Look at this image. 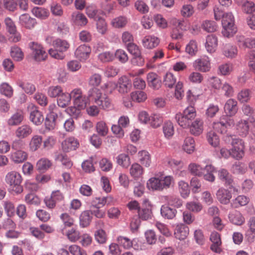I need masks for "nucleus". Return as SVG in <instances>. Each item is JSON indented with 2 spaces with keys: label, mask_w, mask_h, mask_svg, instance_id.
I'll return each mask as SVG.
<instances>
[{
  "label": "nucleus",
  "mask_w": 255,
  "mask_h": 255,
  "mask_svg": "<svg viewBox=\"0 0 255 255\" xmlns=\"http://www.w3.org/2000/svg\"><path fill=\"white\" fill-rule=\"evenodd\" d=\"M226 115L220 118L219 121L214 123V130L222 134H226L228 129L234 125V121L231 117L234 116L238 112L237 101L233 99H230L225 103L224 107Z\"/></svg>",
  "instance_id": "obj_1"
},
{
  "label": "nucleus",
  "mask_w": 255,
  "mask_h": 255,
  "mask_svg": "<svg viewBox=\"0 0 255 255\" xmlns=\"http://www.w3.org/2000/svg\"><path fill=\"white\" fill-rule=\"evenodd\" d=\"M232 138V144L233 148L231 151L230 155L236 159H240L244 155V142L239 138Z\"/></svg>",
  "instance_id": "obj_6"
},
{
  "label": "nucleus",
  "mask_w": 255,
  "mask_h": 255,
  "mask_svg": "<svg viewBox=\"0 0 255 255\" xmlns=\"http://www.w3.org/2000/svg\"><path fill=\"white\" fill-rule=\"evenodd\" d=\"M138 218L143 221L151 219L153 216L151 205L148 199H144L138 212Z\"/></svg>",
  "instance_id": "obj_9"
},
{
  "label": "nucleus",
  "mask_w": 255,
  "mask_h": 255,
  "mask_svg": "<svg viewBox=\"0 0 255 255\" xmlns=\"http://www.w3.org/2000/svg\"><path fill=\"white\" fill-rule=\"evenodd\" d=\"M189 128L191 134L199 135L203 130V122L200 119H196L193 122L192 121Z\"/></svg>",
  "instance_id": "obj_26"
},
{
  "label": "nucleus",
  "mask_w": 255,
  "mask_h": 255,
  "mask_svg": "<svg viewBox=\"0 0 255 255\" xmlns=\"http://www.w3.org/2000/svg\"><path fill=\"white\" fill-rule=\"evenodd\" d=\"M27 153L23 150L11 152L10 159L15 163H22L27 158Z\"/></svg>",
  "instance_id": "obj_28"
},
{
  "label": "nucleus",
  "mask_w": 255,
  "mask_h": 255,
  "mask_svg": "<svg viewBox=\"0 0 255 255\" xmlns=\"http://www.w3.org/2000/svg\"><path fill=\"white\" fill-rule=\"evenodd\" d=\"M215 172L218 173V178L224 182L225 186L230 189H233L234 192H238V190L233 185V180L232 175L230 174L228 170L224 168H221L217 170L216 169Z\"/></svg>",
  "instance_id": "obj_8"
},
{
  "label": "nucleus",
  "mask_w": 255,
  "mask_h": 255,
  "mask_svg": "<svg viewBox=\"0 0 255 255\" xmlns=\"http://www.w3.org/2000/svg\"><path fill=\"white\" fill-rule=\"evenodd\" d=\"M57 117V113L47 114L44 123L45 128L48 130L53 129L56 126V120Z\"/></svg>",
  "instance_id": "obj_31"
},
{
  "label": "nucleus",
  "mask_w": 255,
  "mask_h": 255,
  "mask_svg": "<svg viewBox=\"0 0 255 255\" xmlns=\"http://www.w3.org/2000/svg\"><path fill=\"white\" fill-rule=\"evenodd\" d=\"M89 102L87 97L83 96L73 101L74 106L78 108L80 110L84 109Z\"/></svg>",
  "instance_id": "obj_62"
},
{
  "label": "nucleus",
  "mask_w": 255,
  "mask_h": 255,
  "mask_svg": "<svg viewBox=\"0 0 255 255\" xmlns=\"http://www.w3.org/2000/svg\"><path fill=\"white\" fill-rule=\"evenodd\" d=\"M203 29L208 32H213L217 29V25L216 22L212 20H206L203 24Z\"/></svg>",
  "instance_id": "obj_59"
},
{
  "label": "nucleus",
  "mask_w": 255,
  "mask_h": 255,
  "mask_svg": "<svg viewBox=\"0 0 255 255\" xmlns=\"http://www.w3.org/2000/svg\"><path fill=\"white\" fill-rule=\"evenodd\" d=\"M178 187L181 196L184 198H187L190 192L188 184L184 181H180L178 182Z\"/></svg>",
  "instance_id": "obj_49"
},
{
  "label": "nucleus",
  "mask_w": 255,
  "mask_h": 255,
  "mask_svg": "<svg viewBox=\"0 0 255 255\" xmlns=\"http://www.w3.org/2000/svg\"><path fill=\"white\" fill-rule=\"evenodd\" d=\"M30 121L36 126L40 125L44 121L42 113L38 110L36 107H33L29 116Z\"/></svg>",
  "instance_id": "obj_16"
},
{
  "label": "nucleus",
  "mask_w": 255,
  "mask_h": 255,
  "mask_svg": "<svg viewBox=\"0 0 255 255\" xmlns=\"http://www.w3.org/2000/svg\"><path fill=\"white\" fill-rule=\"evenodd\" d=\"M156 177L150 178L147 181L146 186L149 190L161 191V183L159 174H156Z\"/></svg>",
  "instance_id": "obj_29"
},
{
  "label": "nucleus",
  "mask_w": 255,
  "mask_h": 255,
  "mask_svg": "<svg viewBox=\"0 0 255 255\" xmlns=\"http://www.w3.org/2000/svg\"><path fill=\"white\" fill-rule=\"evenodd\" d=\"M103 97L102 93L100 89L93 87L91 88L88 92V96L87 98L89 102H94L96 104L100 103V99Z\"/></svg>",
  "instance_id": "obj_20"
},
{
  "label": "nucleus",
  "mask_w": 255,
  "mask_h": 255,
  "mask_svg": "<svg viewBox=\"0 0 255 255\" xmlns=\"http://www.w3.org/2000/svg\"><path fill=\"white\" fill-rule=\"evenodd\" d=\"M130 96L133 102L137 103L143 102L147 99L146 93L140 90L132 92L131 93Z\"/></svg>",
  "instance_id": "obj_42"
},
{
  "label": "nucleus",
  "mask_w": 255,
  "mask_h": 255,
  "mask_svg": "<svg viewBox=\"0 0 255 255\" xmlns=\"http://www.w3.org/2000/svg\"><path fill=\"white\" fill-rule=\"evenodd\" d=\"M143 173V169L141 166L136 163L132 164L130 168V174L134 178H138Z\"/></svg>",
  "instance_id": "obj_48"
},
{
  "label": "nucleus",
  "mask_w": 255,
  "mask_h": 255,
  "mask_svg": "<svg viewBox=\"0 0 255 255\" xmlns=\"http://www.w3.org/2000/svg\"><path fill=\"white\" fill-rule=\"evenodd\" d=\"M32 13L37 18L41 19H46L48 16V11L41 7H35L32 10Z\"/></svg>",
  "instance_id": "obj_46"
},
{
  "label": "nucleus",
  "mask_w": 255,
  "mask_h": 255,
  "mask_svg": "<svg viewBox=\"0 0 255 255\" xmlns=\"http://www.w3.org/2000/svg\"><path fill=\"white\" fill-rule=\"evenodd\" d=\"M0 92L6 97L10 98L13 95V89L8 84L3 83L0 85Z\"/></svg>",
  "instance_id": "obj_60"
},
{
  "label": "nucleus",
  "mask_w": 255,
  "mask_h": 255,
  "mask_svg": "<svg viewBox=\"0 0 255 255\" xmlns=\"http://www.w3.org/2000/svg\"><path fill=\"white\" fill-rule=\"evenodd\" d=\"M244 114L248 116L247 122L254 124L255 123V113L254 109L248 105H244L242 108Z\"/></svg>",
  "instance_id": "obj_37"
},
{
  "label": "nucleus",
  "mask_w": 255,
  "mask_h": 255,
  "mask_svg": "<svg viewBox=\"0 0 255 255\" xmlns=\"http://www.w3.org/2000/svg\"><path fill=\"white\" fill-rule=\"evenodd\" d=\"M140 162L141 164L145 167H148L151 163L150 155L149 153L145 150H142L138 152Z\"/></svg>",
  "instance_id": "obj_53"
},
{
  "label": "nucleus",
  "mask_w": 255,
  "mask_h": 255,
  "mask_svg": "<svg viewBox=\"0 0 255 255\" xmlns=\"http://www.w3.org/2000/svg\"><path fill=\"white\" fill-rule=\"evenodd\" d=\"M32 129L28 125H23L17 128L15 131L16 137L19 139H24L28 137L32 133Z\"/></svg>",
  "instance_id": "obj_17"
},
{
  "label": "nucleus",
  "mask_w": 255,
  "mask_h": 255,
  "mask_svg": "<svg viewBox=\"0 0 255 255\" xmlns=\"http://www.w3.org/2000/svg\"><path fill=\"white\" fill-rule=\"evenodd\" d=\"M78 145V140L73 137H70L62 142V148L64 152H67L70 150H75Z\"/></svg>",
  "instance_id": "obj_19"
},
{
  "label": "nucleus",
  "mask_w": 255,
  "mask_h": 255,
  "mask_svg": "<svg viewBox=\"0 0 255 255\" xmlns=\"http://www.w3.org/2000/svg\"><path fill=\"white\" fill-rule=\"evenodd\" d=\"M148 86L154 90L159 89L162 85L161 78L156 73L150 72L146 76Z\"/></svg>",
  "instance_id": "obj_13"
},
{
  "label": "nucleus",
  "mask_w": 255,
  "mask_h": 255,
  "mask_svg": "<svg viewBox=\"0 0 255 255\" xmlns=\"http://www.w3.org/2000/svg\"><path fill=\"white\" fill-rule=\"evenodd\" d=\"M134 6L142 14H145L149 11L148 5L142 0H137L135 2Z\"/></svg>",
  "instance_id": "obj_64"
},
{
  "label": "nucleus",
  "mask_w": 255,
  "mask_h": 255,
  "mask_svg": "<svg viewBox=\"0 0 255 255\" xmlns=\"http://www.w3.org/2000/svg\"><path fill=\"white\" fill-rule=\"evenodd\" d=\"M43 142L42 137L39 135H34L31 138L29 142V148L32 151L37 150Z\"/></svg>",
  "instance_id": "obj_33"
},
{
  "label": "nucleus",
  "mask_w": 255,
  "mask_h": 255,
  "mask_svg": "<svg viewBox=\"0 0 255 255\" xmlns=\"http://www.w3.org/2000/svg\"><path fill=\"white\" fill-rule=\"evenodd\" d=\"M52 165L51 161L46 158H42L38 160L36 167L40 172H44L49 169Z\"/></svg>",
  "instance_id": "obj_50"
},
{
  "label": "nucleus",
  "mask_w": 255,
  "mask_h": 255,
  "mask_svg": "<svg viewBox=\"0 0 255 255\" xmlns=\"http://www.w3.org/2000/svg\"><path fill=\"white\" fill-rule=\"evenodd\" d=\"M189 229L188 227L184 224L177 225L174 230V235L176 239L183 240L188 235Z\"/></svg>",
  "instance_id": "obj_15"
},
{
  "label": "nucleus",
  "mask_w": 255,
  "mask_h": 255,
  "mask_svg": "<svg viewBox=\"0 0 255 255\" xmlns=\"http://www.w3.org/2000/svg\"><path fill=\"white\" fill-rule=\"evenodd\" d=\"M177 213L176 209L172 208L167 205H163L160 209V214L163 218L166 219H173Z\"/></svg>",
  "instance_id": "obj_22"
},
{
  "label": "nucleus",
  "mask_w": 255,
  "mask_h": 255,
  "mask_svg": "<svg viewBox=\"0 0 255 255\" xmlns=\"http://www.w3.org/2000/svg\"><path fill=\"white\" fill-rule=\"evenodd\" d=\"M163 123V118L158 114H153L150 116V125L153 128H157Z\"/></svg>",
  "instance_id": "obj_55"
},
{
  "label": "nucleus",
  "mask_w": 255,
  "mask_h": 255,
  "mask_svg": "<svg viewBox=\"0 0 255 255\" xmlns=\"http://www.w3.org/2000/svg\"><path fill=\"white\" fill-rule=\"evenodd\" d=\"M204 167H202L200 165L193 163H190L188 166V169L190 173L195 175L199 177L202 176V173Z\"/></svg>",
  "instance_id": "obj_52"
},
{
  "label": "nucleus",
  "mask_w": 255,
  "mask_h": 255,
  "mask_svg": "<svg viewBox=\"0 0 255 255\" xmlns=\"http://www.w3.org/2000/svg\"><path fill=\"white\" fill-rule=\"evenodd\" d=\"M53 45L61 53L66 51L69 48V44L66 40L57 38L53 42Z\"/></svg>",
  "instance_id": "obj_30"
},
{
  "label": "nucleus",
  "mask_w": 255,
  "mask_h": 255,
  "mask_svg": "<svg viewBox=\"0 0 255 255\" xmlns=\"http://www.w3.org/2000/svg\"><path fill=\"white\" fill-rule=\"evenodd\" d=\"M210 62L207 59H199L194 63V67L197 70L206 72L209 71L210 69Z\"/></svg>",
  "instance_id": "obj_27"
},
{
  "label": "nucleus",
  "mask_w": 255,
  "mask_h": 255,
  "mask_svg": "<svg viewBox=\"0 0 255 255\" xmlns=\"http://www.w3.org/2000/svg\"><path fill=\"white\" fill-rule=\"evenodd\" d=\"M118 244L123 247L125 249H128L132 246V241L128 238L119 236L117 238Z\"/></svg>",
  "instance_id": "obj_63"
},
{
  "label": "nucleus",
  "mask_w": 255,
  "mask_h": 255,
  "mask_svg": "<svg viewBox=\"0 0 255 255\" xmlns=\"http://www.w3.org/2000/svg\"><path fill=\"white\" fill-rule=\"evenodd\" d=\"M116 85H117L116 88H118L119 92L122 94L128 92L131 87V81L126 76L120 78Z\"/></svg>",
  "instance_id": "obj_12"
},
{
  "label": "nucleus",
  "mask_w": 255,
  "mask_h": 255,
  "mask_svg": "<svg viewBox=\"0 0 255 255\" xmlns=\"http://www.w3.org/2000/svg\"><path fill=\"white\" fill-rule=\"evenodd\" d=\"M229 221L236 225H241L245 222V218L237 210L230 212L228 215Z\"/></svg>",
  "instance_id": "obj_25"
},
{
  "label": "nucleus",
  "mask_w": 255,
  "mask_h": 255,
  "mask_svg": "<svg viewBox=\"0 0 255 255\" xmlns=\"http://www.w3.org/2000/svg\"><path fill=\"white\" fill-rule=\"evenodd\" d=\"M163 132L166 138H170L173 136L174 133L173 124L170 121L165 122L163 126Z\"/></svg>",
  "instance_id": "obj_47"
},
{
  "label": "nucleus",
  "mask_w": 255,
  "mask_h": 255,
  "mask_svg": "<svg viewBox=\"0 0 255 255\" xmlns=\"http://www.w3.org/2000/svg\"><path fill=\"white\" fill-rule=\"evenodd\" d=\"M159 42V39L153 35L146 36L142 40L143 46L148 49H152L156 47Z\"/></svg>",
  "instance_id": "obj_23"
},
{
  "label": "nucleus",
  "mask_w": 255,
  "mask_h": 255,
  "mask_svg": "<svg viewBox=\"0 0 255 255\" xmlns=\"http://www.w3.org/2000/svg\"><path fill=\"white\" fill-rule=\"evenodd\" d=\"M91 52V47L84 44L77 48L74 52V55L75 57L81 61H85L89 57Z\"/></svg>",
  "instance_id": "obj_10"
},
{
  "label": "nucleus",
  "mask_w": 255,
  "mask_h": 255,
  "mask_svg": "<svg viewBox=\"0 0 255 255\" xmlns=\"http://www.w3.org/2000/svg\"><path fill=\"white\" fill-rule=\"evenodd\" d=\"M23 115L21 112H18L14 114L8 120L9 126H14L19 125L23 120Z\"/></svg>",
  "instance_id": "obj_39"
},
{
  "label": "nucleus",
  "mask_w": 255,
  "mask_h": 255,
  "mask_svg": "<svg viewBox=\"0 0 255 255\" xmlns=\"http://www.w3.org/2000/svg\"><path fill=\"white\" fill-rule=\"evenodd\" d=\"M4 209L7 216L10 218L14 216L15 209L14 204L10 201H5L3 204Z\"/></svg>",
  "instance_id": "obj_57"
},
{
  "label": "nucleus",
  "mask_w": 255,
  "mask_h": 255,
  "mask_svg": "<svg viewBox=\"0 0 255 255\" xmlns=\"http://www.w3.org/2000/svg\"><path fill=\"white\" fill-rule=\"evenodd\" d=\"M5 181L10 186L12 190L17 194H19L23 191L22 186L20 185L22 177L18 172L16 171L8 172L6 175Z\"/></svg>",
  "instance_id": "obj_3"
},
{
  "label": "nucleus",
  "mask_w": 255,
  "mask_h": 255,
  "mask_svg": "<svg viewBox=\"0 0 255 255\" xmlns=\"http://www.w3.org/2000/svg\"><path fill=\"white\" fill-rule=\"evenodd\" d=\"M90 213V211L86 210L81 214L79 217L80 225L82 228L87 227L92 221V216Z\"/></svg>",
  "instance_id": "obj_32"
},
{
  "label": "nucleus",
  "mask_w": 255,
  "mask_h": 255,
  "mask_svg": "<svg viewBox=\"0 0 255 255\" xmlns=\"http://www.w3.org/2000/svg\"><path fill=\"white\" fill-rule=\"evenodd\" d=\"M104 12L103 10L92 6H89L86 8V14L88 17L95 21L99 18H100L101 17V15L104 14Z\"/></svg>",
  "instance_id": "obj_34"
},
{
  "label": "nucleus",
  "mask_w": 255,
  "mask_h": 255,
  "mask_svg": "<svg viewBox=\"0 0 255 255\" xmlns=\"http://www.w3.org/2000/svg\"><path fill=\"white\" fill-rule=\"evenodd\" d=\"M223 52L226 57L233 58L237 55L238 50L236 46L228 44L224 47Z\"/></svg>",
  "instance_id": "obj_38"
},
{
  "label": "nucleus",
  "mask_w": 255,
  "mask_h": 255,
  "mask_svg": "<svg viewBox=\"0 0 255 255\" xmlns=\"http://www.w3.org/2000/svg\"><path fill=\"white\" fill-rule=\"evenodd\" d=\"M29 47L32 50V55L35 61L39 62L46 60L48 54L41 45L31 42L29 43Z\"/></svg>",
  "instance_id": "obj_5"
},
{
  "label": "nucleus",
  "mask_w": 255,
  "mask_h": 255,
  "mask_svg": "<svg viewBox=\"0 0 255 255\" xmlns=\"http://www.w3.org/2000/svg\"><path fill=\"white\" fill-rule=\"evenodd\" d=\"M249 123H250V122H247V120H245L238 126V130L241 135L243 136H246L248 133L249 130Z\"/></svg>",
  "instance_id": "obj_61"
},
{
  "label": "nucleus",
  "mask_w": 255,
  "mask_h": 255,
  "mask_svg": "<svg viewBox=\"0 0 255 255\" xmlns=\"http://www.w3.org/2000/svg\"><path fill=\"white\" fill-rule=\"evenodd\" d=\"M223 30L222 33L224 36L230 37L233 36L237 31L235 25L234 17L232 13L223 14L222 18Z\"/></svg>",
  "instance_id": "obj_2"
},
{
  "label": "nucleus",
  "mask_w": 255,
  "mask_h": 255,
  "mask_svg": "<svg viewBox=\"0 0 255 255\" xmlns=\"http://www.w3.org/2000/svg\"><path fill=\"white\" fill-rule=\"evenodd\" d=\"M17 84L27 94L31 95L35 91V86L31 83L19 81Z\"/></svg>",
  "instance_id": "obj_51"
},
{
  "label": "nucleus",
  "mask_w": 255,
  "mask_h": 255,
  "mask_svg": "<svg viewBox=\"0 0 255 255\" xmlns=\"http://www.w3.org/2000/svg\"><path fill=\"white\" fill-rule=\"evenodd\" d=\"M96 21H97L96 26L97 31L102 35L105 34L107 30V25L105 19L101 17Z\"/></svg>",
  "instance_id": "obj_56"
},
{
  "label": "nucleus",
  "mask_w": 255,
  "mask_h": 255,
  "mask_svg": "<svg viewBox=\"0 0 255 255\" xmlns=\"http://www.w3.org/2000/svg\"><path fill=\"white\" fill-rule=\"evenodd\" d=\"M4 23L7 31L11 35L9 40L13 42H17L21 40V34L17 31L16 25L14 21L8 17L4 19Z\"/></svg>",
  "instance_id": "obj_7"
},
{
  "label": "nucleus",
  "mask_w": 255,
  "mask_h": 255,
  "mask_svg": "<svg viewBox=\"0 0 255 255\" xmlns=\"http://www.w3.org/2000/svg\"><path fill=\"white\" fill-rule=\"evenodd\" d=\"M176 83V78L171 73H167L164 77L163 83L165 86L171 88Z\"/></svg>",
  "instance_id": "obj_58"
},
{
  "label": "nucleus",
  "mask_w": 255,
  "mask_h": 255,
  "mask_svg": "<svg viewBox=\"0 0 255 255\" xmlns=\"http://www.w3.org/2000/svg\"><path fill=\"white\" fill-rule=\"evenodd\" d=\"M111 201V198L108 196L93 198L91 202V208H101L106 204H109Z\"/></svg>",
  "instance_id": "obj_24"
},
{
  "label": "nucleus",
  "mask_w": 255,
  "mask_h": 255,
  "mask_svg": "<svg viewBox=\"0 0 255 255\" xmlns=\"http://www.w3.org/2000/svg\"><path fill=\"white\" fill-rule=\"evenodd\" d=\"M160 180L161 183L162 190L170 187L172 182H173V178L172 176H165L162 172L159 173Z\"/></svg>",
  "instance_id": "obj_40"
},
{
  "label": "nucleus",
  "mask_w": 255,
  "mask_h": 255,
  "mask_svg": "<svg viewBox=\"0 0 255 255\" xmlns=\"http://www.w3.org/2000/svg\"><path fill=\"white\" fill-rule=\"evenodd\" d=\"M232 192H236L234 191L233 189L220 188L216 193L217 198L221 203L226 205L230 202L232 198Z\"/></svg>",
  "instance_id": "obj_11"
},
{
  "label": "nucleus",
  "mask_w": 255,
  "mask_h": 255,
  "mask_svg": "<svg viewBox=\"0 0 255 255\" xmlns=\"http://www.w3.org/2000/svg\"><path fill=\"white\" fill-rule=\"evenodd\" d=\"M218 46V38L215 34L208 35L206 37V48L208 52H214Z\"/></svg>",
  "instance_id": "obj_18"
},
{
  "label": "nucleus",
  "mask_w": 255,
  "mask_h": 255,
  "mask_svg": "<svg viewBox=\"0 0 255 255\" xmlns=\"http://www.w3.org/2000/svg\"><path fill=\"white\" fill-rule=\"evenodd\" d=\"M215 131H210L207 134V140L209 143L214 147H217L219 145L220 139L219 137ZM217 132H218L217 131Z\"/></svg>",
  "instance_id": "obj_41"
},
{
  "label": "nucleus",
  "mask_w": 255,
  "mask_h": 255,
  "mask_svg": "<svg viewBox=\"0 0 255 255\" xmlns=\"http://www.w3.org/2000/svg\"><path fill=\"white\" fill-rule=\"evenodd\" d=\"M118 164L124 168H128L130 164L129 156L125 153L120 154L117 157Z\"/></svg>",
  "instance_id": "obj_45"
},
{
  "label": "nucleus",
  "mask_w": 255,
  "mask_h": 255,
  "mask_svg": "<svg viewBox=\"0 0 255 255\" xmlns=\"http://www.w3.org/2000/svg\"><path fill=\"white\" fill-rule=\"evenodd\" d=\"M10 56L16 61H20L24 58L23 53L21 49L17 46H12L11 47Z\"/></svg>",
  "instance_id": "obj_44"
},
{
  "label": "nucleus",
  "mask_w": 255,
  "mask_h": 255,
  "mask_svg": "<svg viewBox=\"0 0 255 255\" xmlns=\"http://www.w3.org/2000/svg\"><path fill=\"white\" fill-rule=\"evenodd\" d=\"M175 120L179 125L184 128H189L191 123V121L186 118L181 113H178L176 115Z\"/></svg>",
  "instance_id": "obj_43"
},
{
  "label": "nucleus",
  "mask_w": 255,
  "mask_h": 255,
  "mask_svg": "<svg viewBox=\"0 0 255 255\" xmlns=\"http://www.w3.org/2000/svg\"><path fill=\"white\" fill-rule=\"evenodd\" d=\"M203 170L202 176L208 181L213 182L215 181V177L214 173L216 171V168L211 164L206 165Z\"/></svg>",
  "instance_id": "obj_21"
},
{
  "label": "nucleus",
  "mask_w": 255,
  "mask_h": 255,
  "mask_svg": "<svg viewBox=\"0 0 255 255\" xmlns=\"http://www.w3.org/2000/svg\"><path fill=\"white\" fill-rule=\"evenodd\" d=\"M47 93L50 97L58 98L63 93V90L60 86H53L48 88Z\"/></svg>",
  "instance_id": "obj_54"
},
{
  "label": "nucleus",
  "mask_w": 255,
  "mask_h": 255,
  "mask_svg": "<svg viewBox=\"0 0 255 255\" xmlns=\"http://www.w3.org/2000/svg\"><path fill=\"white\" fill-rule=\"evenodd\" d=\"M183 149L187 153H192L195 149V141L192 137H187L182 146Z\"/></svg>",
  "instance_id": "obj_36"
},
{
  "label": "nucleus",
  "mask_w": 255,
  "mask_h": 255,
  "mask_svg": "<svg viewBox=\"0 0 255 255\" xmlns=\"http://www.w3.org/2000/svg\"><path fill=\"white\" fill-rule=\"evenodd\" d=\"M19 22L21 25L27 29H31L34 27L37 23L36 20L32 18L28 13L21 14L19 18Z\"/></svg>",
  "instance_id": "obj_14"
},
{
  "label": "nucleus",
  "mask_w": 255,
  "mask_h": 255,
  "mask_svg": "<svg viewBox=\"0 0 255 255\" xmlns=\"http://www.w3.org/2000/svg\"><path fill=\"white\" fill-rule=\"evenodd\" d=\"M71 102V97L68 93H62L57 99V105L61 108L66 107Z\"/></svg>",
  "instance_id": "obj_35"
},
{
  "label": "nucleus",
  "mask_w": 255,
  "mask_h": 255,
  "mask_svg": "<svg viewBox=\"0 0 255 255\" xmlns=\"http://www.w3.org/2000/svg\"><path fill=\"white\" fill-rule=\"evenodd\" d=\"M127 46L128 52L133 56L131 60V63L139 66L143 65L144 59L141 56L139 47L133 43H128Z\"/></svg>",
  "instance_id": "obj_4"
}]
</instances>
